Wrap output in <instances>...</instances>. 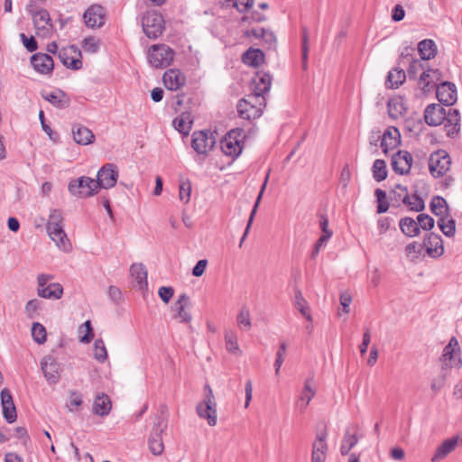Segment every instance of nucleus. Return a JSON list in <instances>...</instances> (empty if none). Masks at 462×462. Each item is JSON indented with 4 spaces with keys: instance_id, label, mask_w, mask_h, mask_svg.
Returning a JSON list of instances; mask_svg holds the SVG:
<instances>
[{
    "instance_id": "nucleus-63",
    "label": "nucleus",
    "mask_w": 462,
    "mask_h": 462,
    "mask_svg": "<svg viewBox=\"0 0 462 462\" xmlns=\"http://www.w3.org/2000/svg\"><path fill=\"white\" fill-rule=\"evenodd\" d=\"M254 4V0H233V7L240 13L248 11Z\"/></svg>"
},
{
    "instance_id": "nucleus-29",
    "label": "nucleus",
    "mask_w": 462,
    "mask_h": 462,
    "mask_svg": "<svg viewBox=\"0 0 462 462\" xmlns=\"http://www.w3.org/2000/svg\"><path fill=\"white\" fill-rule=\"evenodd\" d=\"M396 188L403 192L402 203L408 206L411 210L416 212H421L424 210V201L418 194L415 193L411 197L408 193L407 188L401 184L396 185Z\"/></svg>"
},
{
    "instance_id": "nucleus-14",
    "label": "nucleus",
    "mask_w": 462,
    "mask_h": 462,
    "mask_svg": "<svg viewBox=\"0 0 462 462\" xmlns=\"http://www.w3.org/2000/svg\"><path fill=\"white\" fill-rule=\"evenodd\" d=\"M86 25L89 28H100L106 23V12L100 5H92L83 14Z\"/></svg>"
},
{
    "instance_id": "nucleus-24",
    "label": "nucleus",
    "mask_w": 462,
    "mask_h": 462,
    "mask_svg": "<svg viewBox=\"0 0 462 462\" xmlns=\"http://www.w3.org/2000/svg\"><path fill=\"white\" fill-rule=\"evenodd\" d=\"M326 439V431L319 432L316 435V439L312 444L311 462H325L328 451Z\"/></svg>"
},
{
    "instance_id": "nucleus-48",
    "label": "nucleus",
    "mask_w": 462,
    "mask_h": 462,
    "mask_svg": "<svg viewBox=\"0 0 462 462\" xmlns=\"http://www.w3.org/2000/svg\"><path fill=\"white\" fill-rule=\"evenodd\" d=\"M373 177L376 181L384 180L387 177L386 163L383 160L377 159L373 164Z\"/></svg>"
},
{
    "instance_id": "nucleus-27",
    "label": "nucleus",
    "mask_w": 462,
    "mask_h": 462,
    "mask_svg": "<svg viewBox=\"0 0 462 462\" xmlns=\"http://www.w3.org/2000/svg\"><path fill=\"white\" fill-rule=\"evenodd\" d=\"M72 54H78V56H80V52L77 51L75 46L60 50L59 51V58L62 64L67 68L79 69L82 67V61L80 59L73 57Z\"/></svg>"
},
{
    "instance_id": "nucleus-16",
    "label": "nucleus",
    "mask_w": 462,
    "mask_h": 462,
    "mask_svg": "<svg viewBox=\"0 0 462 462\" xmlns=\"http://www.w3.org/2000/svg\"><path fill=\"white\" fill-rule=\"evenodd\" d=\"M412 165V156L407 151H399L392 157V167L395 173L406 175Z\"/></svg>"
},
{
    "instance_id": "nucleus-61",
    "label": "nucleus",
    "mask_w": 462,
    "mask_h": 462,
    "mask_svg": "<svg viewBox=\"0 0 462 462\" xmlns=\"http://www.w3.org/2000/svg\"><path fill=\"white\" fill-rule=\"evenodd\" d=\"M98 48V42L94 37H88L83 41V49L87 52L95 53Z\"/></svg>"
},
{
    "instance_id": "nucleus-6",
    "label": "nucleus",
    "mask_w": 462,
    "mask_h": 462,
    "mask_svg": "<svg viewBox=\"0 0 462 462\" xmlns=\"http://www.w3.org/2000/svg\"><path fill=\"white\" fill-rule=\"evenodd\" d=\"M68 189L73 196L89 198L97 193L99 189L97 180L82 176L79 179L71 180L69 183Z\"/></svg>"
},
{
    "instance_id": "nucleus-42",
    "label": "nucleus",
    "mask_w": 462,
    "mask_h": 462,
    "mask_svg": "<svg viewBox=\"0 0 462 462\" xmlns=\"http://www.w3.org/2000/svg\"><path fill=\"white\" fill-rule=\"evenodd\" d=\"M193 120L191 115L188 112L182 113L173 120L174 128L180 134H189L191 130Z\"/></svg>"
},
{
    "instance_id": "nucleus-58",
    "label": "nucleus",
    "mask_w": 462,
    "mask_h": 462,
    "mask_svg": "<svg viewBox=\"0 0 462 462\" xmlns=\"http://www.w3.org/2000/svg\"><path fill=\"white\" fill-rule=\"evenodd\" d=\"M261 39L263 41L264 47L268 50H275L277 46V39L275 34L267 29H264Z\"/></svg>"
},
{
    "instance_id": "nucleus-60",
    "label": "nucleus",
    "mask_w": 462,
    "mask_h": 462,
    "mask_svg": "<svg viewBox=\"0 0 462 462\" xmlns=\"http://www.w3.org/2000/svg\"><path fill=\"white\" fill-rule=\"evenodd\" d=\"M20 38L23 46L29 52H32L37 50L38 44L33 36L27 37L24 33H21Z\"/></svg>"
},
{
    "instance_id": "nucleus-39",
    "label": "nucleus",
    "mask_w": 462,
    "mask_h": 462,
    "mask_svg": "<svg viewBox=\"0 0 462 462\" xmlns=\"http://www.w3.org/2000/svg\"><path fill=\"white\" fill-rule=\"evenodd\" d=\"M402 233L408 237H415L420 235V226L417 220L410 217H402L399 221Z\"/></svg>"
},
{
    "instance_id": "nucleus-11",
    "label": "nucleus",
    "mask_w": 462,
    "mask_h": 462,
    "mask_svg": "<svg viewBox=\"0 0 462 462\" xmlns=\"http://www.w3.org/2000/svg\"><path fill=\"white\" fill-rule=\"evenodd\" d=\"M35 29V34L41 38H49L51 35L53 25L51 21L50 14L46 9L30 11Z\"/></svg>"
},
{
    "instance_id": "nucleus-34",
    "label": "nucleus",
    "mask_w": 462,
    "mask_h": 462,
    "mask_svg": "<svg viewBox=\"0 0 462 462\" xmlns=\"http://www.w3.org/2000/svg\"><path fill=\"white\" fill-rule=\"evenodd\" d=\"M242 61L251 67H259L264 61V53L260 49L251 47L243 53Z\"/></svg>"
},
{
    "instance_id": "nucleus-45",
    "label": "nucleus",
    "mask_w": 462,
    "mask_h": 462,
    "mask_svg": "<svg viewBox=\"0 0 462 462\" xmlns=\"http://www.w3.org/2000/svg\"><path fill=\"white\" fill-rule=\"evenodd\" d=\"M358 438L356 434L351 433L350 430L347 429L345 432L341 446H340V452L343 456L347 455L350 450L357 444Z\"/></svg>"
},
{
    "instance_id": "nucleus-12",
    "label": "nucleus",
    "mask_w": 462,
    "mask_h": 462,
    "mask_svg": "<svg viewBox=\"0 0 462 462\" xmlns=\"http://www.w3.org/2000/svg\"><path fill=\"white\" fill-rule=\"evenodd\" d=\"M118 176L117 167L113 163H106L99 169L97 174L98 189H107L114 187L117 181Z\"/></svg>"
},
{
    "instance_id": "nucleus-18",
    "label": "nucleus",
    "mask_w": 462,
    "mask_h": 462,
    "mask_svg": "<svg viewBox=\"0 0 462 462\" xmlns=\"http://www.w3.org/2000/svg\"><path fill=\"white\" fill-rule=\"evenodd\" d=\"M422 245L430 257L436 258L444 254L442 238L439 235L433 232L425 236Z\"/></svg>"
},
{
    "instance_id": "nucleus-31",
    "label": "nucleus",
    "mask_w": 462,
    "mask_h": 462,
    "mask_svg": "<svg viewBox=\"0 0 462 462\" xmlns=\"http://www.w3.org/2000/svg\"><path fill=\"white\" fill-rule=\"evenodd\" d=\"M400 132L396 127H389L382 136L381 147L384 153L400 143Z\"/></svg>"
},
{
    "instance_id": "nucleus-53",
    "label": "nucleus",
    "mask_w": 462,
    "mask_h": 462,
    "mask_svg": "<svg viewBox=\"0 0 462 462\" xmlns=\"http://www.w3.org/2000/svg\"><path fill=\"white\" fill-rule=\"evenodd\" d=\"M94 357L100 363L105 362L107 358L106 349L102 339H97L94 343Z\"/></svg>"
},
{
    "instance_id": "nucleus-43",
    "label": "nucleus",
    "mask_w": 462,
    "mask_h": 462,
    "mask_svg": "<svg viewBox=\"0 0 462 462\" xmlns=\"http://www.w3.org/2000/svg\"><path fill=\"white\" fill-rule=\"evenodd\" d=\"M431 212L440 217H445L448 214V206L446 199L440 196L432 198L430 203Z\"/></svg>"
},
{
    "instance_id": "nucleus-52",
    "label": "nucleus",
    "mask_w": 462,
    "mask_h": 462,
    "mask_svg": "<svg viewBox=\"0 0 462 462\" xmlns=\"http://www.w3.org/2000/svg\"><path fill=\"white\" fill-rule=\"evenodd\" d=\"M417 224L420 230L430 231L434 227L435 221L428 214L420 213L417 216Z\"/></svg>"
},
{
    "instance_id": "nucleus-1",
    "label": "nucleus",
    "mask_w": 462,
    "mask_h": 462,
    "mask_svg": "<svg viewBox=\"0 0 462 462\" xmlns=\"http://www.w3.org/2000/svg\"><path fill=\"white\" fill-rule=\"evenodd\" d=\"M266 106L265 97H259L257 95H247L239 100L236 105L237 115L241 119L246 120L249 128H233V162L242 153L244 144L250 134L254 132L251 126L253 120L259 118Z\"/></svg>"
},
{
    "instance_id": "nucleus-25",
    "label": "nucleus",
    "mask_w": 462,
    "mask_h": 462,
    "mask_svg": "<svg viewBox=\"0 0 462 462\" xmlns=\"http://www.w3.org/2000/svg\"><path fill=\"white\" fill-rule=\"evenodd\" d=\"M440 72L439 69H424L419 78V86L423 93L427 94L433 91L439 79Z\"/></svg>"
},
{
    "instance_id": "nucleus-47",
    "label": "nucleus",
    "mask_w": 462,
    "mask_h": 462,
    "mask_svg": "<svg viewBox=\"0 0 462 462\" xmlns=\"http://www.w3.org/2000/svg\"><path fill=\"white\" fill-rule=\"evenodd\" d=\"M438 226L441 232L448 237L454 236L456 233V221L453 218L440 217Z\"/></svg>"
},
{
    "instance_id": "nucleus-51",
    "label": "nucleus",
    "mask_w": 462,
    "mask_h": 462,
    "mask_svg": "<svg viewBox=\"0 0 462 462\" xmlns=\"http://www.w3.org/2000/svg\"><path fill=\"white\" fill-rule=\"evenodd\" d=\"M415 51H416V49L412 45H411V44L403 45L402 48L401 53H400L399 64L402 65V66H406L407 62H409L411 59H415L414 58Z\"/></svg>"
},
{
    "instance_id": "nucleus-15",
    "label": "nucleus",
    "mask_w": 462,
    "mask_h": 462,
    "mask_svg": "<svg viewBox=\"0 0 462 462\" xmlns=\"http://www.w3.org/2000/svg\"><path fill=\"white\" fill-rule=\"evenodd\" d=\"M436 96L439 101L450 107L457 101V87L454 83L449 81H443L437 84Z\"/></svg>"
},
{
    "instance_id": "nucleus-13",
    "label": "nucleus",
    "mask_w": 462,
    "mask_h": 462,
    "mask_svg": "<svg viewBox=\"0 0 462 462\" xmlns=\"http://www.w3.org/2000/svg\"><path fill=\"white\" fill-rule=\"evenodd\" d=\"M50 276L40 274L38 276V294L45 299H60L62 296L63 289L59 283H51L46 286Z\"/></svg>"
},
{
    "instance_id": "nucleus-19",
    "label": "nucleus",
    "mask_w": 462,
    "mask_h": 462,
    "mask_svg": "<svg viewBox=\"0 0 462 462\" xmlns=\"http://www.w3.org/2000/svg\"><path fill=\"white\" fill-rule=\"evenodd\" d=\"M457 349H459L458 342L456 337H453L443 349L440 358L442 362V370L451 368L461 364V360H457L455 357Z\"/></svg>"
},
{
    "instance_id": "nucleus-36",
    "label": "nucleus",
    "mask_w": 462,
    "mask_h": 462,
    "mask_svg": "<svg viewBox=\"0 0 462 462\" xmlns=\"http://www.w3.org/2000/svg\"><path fill=\"white\" fill-rule=\"evenodd\" d=\"M189 305V296L185 293L180 294L174 305L175 310L177 311L176 318L179 319L180 322H189L191 320L190 314L186 310Z\"/></svg>"
},
{
    "instance_id": "nucleus-37",
    "label": "nucleus",
    "mask_w": 462,
    "mask_h": 462,
    "mask_svg": "<svg viewBox=\"0 0 462 462\" xmlns=\"http://www.w3.org/2000/svg\"><path fill=\"white\" fill-rule=\"evenodd\" d=\"M417 51L423 60L433 59L437 54V46L434 41L425 39L418 43Z\"/></svg>"
},
{
    "instance_id": "nucleus-23",
    "label": "nucleus",
    "mask_w": 462,
    "mask_h": 462,
    "mask_svg": "<svg viewBox=\"0 0 462 462\" xmlns=\"http://www.w3.org/2000/svg\"><path fill=\"white\" fill-rule=\"evenodd\" d=\"M448 136L454 137L460 131V114L457 109L447 107L445 122L442 123Z\"/></svg>"
},
{
    "instance_id": "nucleus-9",
    "label": "nucleus",
    "mask_w": 462,
    "mask_h": 462,
    "mask_svg": "<svg viewBox=\"0 0 462 462\" xmlns=\"http://www.w3.org/2000/svg\"><path fill=\"white\" fill-rule=\"evenodd\" d=\"M142 25L143 32L148 38L156 39L163 32L164 20L161 14L152 11L143 17Z\"/></svg>"
},
{
    "instance_id": "nucleus-49",
    "label": "nucleus",
    "mask_w": 462,
    "mask_h": 462,
    "mask_svg": "<svg viewBox=\"0 0 462 462\" xmlns=\"http://www.w3.org/2000/svg\"><path fill=\"white\" fill-rule=\"evenodd\" d=\"M179 198L184 204L189 203L191 194V183L188 179L180 180L179 184Z\"/></svg>"
},
{
    "instance_id": "nucleus-28",
    "label": "nucleus",
    "mask_w": 462,
    "mask_h": 462,
    "mask_svg": "<svg viewBox=\"0 0 462 462\" xmlns=\"http://www.w3.org/2000/svg\"><path fill=\"white\" fill-rule=\"evenodd\" d=\"M272 85V77L269 73L257 74L254 79L252 90L250 95H257L259 97H264V94L268 93Z\"/></svg>"
},
{
    "instance_id": "nucleus-62",
    "label": "nucleus",
    "mask_w": 462,
    "mask_h": 462,
    "mask_svg": "<svg viewBox=\"0 0 462 462\" xmlns=\"http://www.w3.org/2000/svg\"><path fill=\"white\" fill-rule=\"evenodd\" d=\"M82 402H83V400H82V395L80 393H79L77 391H73L70 393L69 404H68L69 410L70 411H74L73 407H79L82 404Z\"/></svg>"
},
{
    "instance_id": "nucleus-57",
    "label": "nucleus",
    "mask_w": 462,
    "mask_h": 462,
    "mask_svg": "<svg viewBox=\"0 0 462 462\" xmlns=\"http://www.w3.org/2000/svg\"><path fill=\"white\" fill-rule=\"evenodd\" d=\"M267 180H268V176L266 177V179H265V180H264V182H263V186H262L261 191H260V193H259V195H258V197H257V199H256V201H255V203H254V208H253V209H252V211H251V214H250V217H249V219H248V223H247V226H246L245 231V233H244V236H243V237H242V239H241V242H243V240L245 239V236L247 235L248 230H249V228H250V226H251V225H252V222H253L254 217V215H255V213H256V210H257V208H258V205H259L260 199H261L262 195H263V190H264V189H265V187H266Z\"/></svg>"
},
{
    "instance_id": "nucleus-55",
    "label": "nucleus",
    "mask_w": 462,
    "mask_h": 462,
    "mask_svg": "<svg viewBox=\"0 0 462 462\" xmlns=\"http://www.w3.org/2000/svg\"><path fill=\"white\" fill-rule=\"evenodd\" d=\"M32 338L39 344H42L46 341V330L45 328L38 323L35 322L32 324Z\"/></svg>"
},
{
    "instance_id": "nucleus-54",
    "label": "nucleus",
    "mask_w": 462,
    "mask_h": 462,
    "mask_svg": "<svg viewBox=\"0 0 462 462\" xmlns=\"http://www.w3.org/2000/svg\"><path fill=\"white\" fill-rule=\"evenodd\" d=\"M406 65H408L407 75L410 79H417L419 71L421 69L424 70L422 63L418 59H411Z\"/></svg>"
},
{
    "instance_id": "nucleus-30",
    "label": "nucleus",
    "mask_w": 462,
    "mask_h": 462,
    "mask_svg": "<svg viewBox=\"0 0 462 462\" xmlns=\"http://www.w3.org/2000/svg\"><path fill=\"white\" fill-rule=\"evenodd\" d=\"M42 96L46 101L50 102L53 106L59 109H63L69 106V97L60 89L46 92Z\"/></svg>"
},
{
    "instance_id": "nucleus-56",
    "label": "nucleus",
    "mask_w": 462,
    "mask_h": 462,
    "mask_svg": "<svg viewBox=\"0 0 462 462\" xmlns=\"http://www.w3.org/2000/svg\"><path fill=\"white\" fill-rule=\"evenodd\" d=\"M241 329L248 330L251 328L250 312L247 308H243L236 318Z\"/></svg>"
},
{
    "instance_id": "nucleus-40",
    "label": "nucleus",
    "mask_w": 462,
    "mask_h": 462,
    "mask_svg": "<svg viewBox=\"0 0 462 462\" xmlns=\"http://www.w3.org/2000/svg\"><path fill=\"white\" fill-rule=\"evenodd\" d=\"M406 79V73L404 69L394 68L388 72L385 85L388 88H398L402 86Z\"/></svg>"
},
{
    "instance_id": "nucleus-10",
    "label": "nucleus",
    "mask_w": 462,
    "mask_h": 462,
    "mask_svg": "<svg viewBox=\"0 0 462 462\" xmlns=\"http://www.w3.org/2000/svg\"><path fill=\"white\" fill-rule=\"evenodd\" d=\"M167 428V421L162 416H156L153 421L152 433L149 437V448L153 455H161L163 452L164 446L162 433Z\"/></svg>"
},
{
    "instance_id": "nucleus-5",
    "label": "nucleus",
    "mask_w": 462,
    "mask_h": 462,
    "mask_svg": "<svg viewBox=\"0 0 462 462\" xmlns=\"http://www.w3.org/2000/svg\"><path fill=\"white\" fill-rule=\"evenodd\" d=\"M219 129L216 127L214 132L196 131L192 134L191 147L199 154H207L216 144Z\"/></svg>"
},
{
    "instance_id": "nucleus-35",
    "label": "nucleus",
    "mask_w": 462,
    "mask_h": 462,
    "mask_svg": "<svg viewBox=\"0 0 462 462\" xmlns=\"http://www.w3.org/2000/svg\"><path fill=\"white\" fill-rule=\"evenodd\" d=\"M312 384V378H308L305 381L303 389L298 401V406L300 407L301 412H303L306 410L310 402L313 399V397L316 394V391L313 388Z\"/></svg>"
},
{
    "instance_id": "nucleus-50",
    "label": "nucleus",
    "mask_w": 462,
    "mask_h": 462,
    "mask_svg": "<svg viewBox=\"0 0 462 462\" xmlns=\"http://www.w3.org/2000/svg\"><path fill=\"white\" fill-rule=\"evenodd\" d=\"M423 251L422 244L416 241L408 244L405 246V254L411 261H416L421 255Z\"/></svg>"
},
{
    "instance_id": "nucleus-26",
    "label": "nucleus",
    "mask_w": 462,
    "mask_h": 462,
    "mask_svg": "<svg viewBox=\"0 0 462 462\" xmlns=\"http://www.w3.org/2000/svg\"><path fill=\"white\" fill-rule=\"evenodd\" d=\"M31 63L33 69L42 74L51 73L54 67L52 58L49 54L41 52L31 57Z\"/></svg>"
},
{
    "instance_id": "nucleus-3",
    "label": "nucleus",
    "mask_w": 462,
    "mask_h": 462,
    "mask_svg": "<svg viewBox=\"0 0 462 462\" xmlns=\"http://www.w3.org/2000/svg\"><path fill=\"white\" fill-rule=\"evenodd\" d=\"M215 397L209 384H205L203 389V400L198 403L196 411L198 415L207 420L209 426L217 424V410Z\"/></svg>"
},
{
    "instance_id": "nucleus-44",
    "label": "nucleus",
    "mask_w": 462,
    "mask_h": 462,
    "mask_svg": "<svg viewBox=\"0 0 462 462\" xmlns=\"http://www.w3.org/2000/svg\"><path fill=\"white\" fill-rule=\"evenodd\" d=\"M388 115L393 119H397L404 115L406 107L401 98H392L387 103Z\"/></svg>"
},
{
    "instance_id": "nucleus-7",
    "label": "nucleus",
    "mask_w": 462,
    "mask_h": 462,
    "mask_svg": "<svg viewBox=\"0 0 462 462\" xmlns=\"http://www.w3.org/2000/svg\"><path fill=\"white\" fill-rule=\"evenodd\" d=\"M237 21L239 27H241V32L243 36L246 39H261L264 28L260 27H253L251 29L243 28L246 23L251 24V23H263L266 21V16L257 11L252 12L250 14H245L240 18L236 19Z\"/></svg>"
},
{
    "instance_id": "nucleus-46",
    "label": "nucleus",
    "mask_w": 462,
    "mask_h": 462,
    "mask_svg": "<svg viewBox=\"0 0 462 462\" xmlns=\"http://www.w3.org/2000/svg\"><path fill=\"white\" fill-rule=\"evenodd\" d=\"M294 305L297 310L300 312V314L310 322L312 321V317L310 313L308 311L307 301L303 298L302 293L300 290L295 291L294 297Z\"/></svg>"
},
{
    "instance_id": "nucleus-22",
    "label": "nucleus",
    "mask_w": 462,
    "mask_h": 462,
    "mask_svg": "<svg viewBox=\"0 0 462 462\" xmlns=\"http://www.w3.org/2000/svg\"><path fill=\"white\" fill-rule=\"evenodd\" d=\"M41 367L44 377L49 383H56L60 378V365L56 359L51 356H46L41 361Z\"/></svg>"
},
{
    "instance_id": "nucleus-33",
    "label": "nucleus",
    "mask_w": 462,
    "mask_h": 462,
    "mask_svg": "<svg viewBox=\"0 0 462 462\" xmlns=\"http://www.w3.org/2000/svg\"><path fill=\"white\" fill-rule=\"evenodd\" d=\"M72 135L74 141L81 145H88L93 143L95 139L92 131L81 125H76L72 127Z\"/></svg>"
},
{
    "instance_id": "nucleus-21",
    "label": "nucleus",
    "mask_w": 462,
    "mask_h": 462,
    "mask_svg": "<svg viewBox=\"0 0 462 462\" xmlns=\"http://www.w3.org/2000/svg\"><path fill=\"white\" fill-rule=\"evenodd\" d=\"M0 397L4 418L8 423L14 422L17 418V413L10 391L7 388H4L1 391Z\"/></svg>"
},
{
    "instance_id": "nucleus-32",
    "label": "nucleus",
    "mask_w": 462,
    "mask_h": 462,
    "mask_svg": "<svg viewBox=\"0 0 462 462\" xmlns=\"http://www.w3.org/2000/svg\"><path fill=\"white\" fill-rule=\"evenodd\" d=\"M131 276L136 282V287L141 291L147 290V270L143 263H133L130 267Z\"/></svg>"
},
{
    "instance_id": "nucleus-17",
    "label": "nucleus",
    "mask_w": 462,
    "mask_h": 462,
    "mask_svg": "<svg viewBox=\"0 0 462 462\" xmlns=\"http://www.w3.org/2000/svg\"><path fill=\"white\" fill-rule=\"evenodd\" d=\"M447 107L440 104L428 105L424 110V120L428 125L438 126L445 122Z\"/></svg>"
},
{
    "instance_id": "nucleus-64",
    "label": "nucleus",
    "mask_w": 462,
    "mask_h": 462,
    "mask_svg": "<svg viewBox=\"0 0 462 462\" xmlns=\"http://www.w3.org/2000/svg\"><path fill=\"white\" fill-rule=\"evenodd\" d=\"M339 300H340V304L342 306V312L346 313V314L349 313V311H350L349 305L352 301V297H351L350 293L347 291L341 293Z\"/></svg>"
},
{
    "instance_id": "nucleus-59",
    "label": "nucleus",
    "mask_w": 462,
    "mask_h": 462,
    "mask_svg": "<svg viewBox=\"0 0 462 462\" xmlns=\"http://www.w3.org/2000/svg\"><path fill=\"white\" fill-rule=\"evenodd\" d=\"M220 149L226 156H231V130L226 132L221 137Z\"/></svg>"
},
{
    "instance_id": "nucleus-8",
    "label": "nucleus",
    "mask_w": 462,
    "mask_h": 462,
    "mask_svg": "<svg viewBox=\"0 0 462 462\" xmlns=\"http://www.w3.org/2000/svg\"><path fill=\"white\" fill-rule=\"evenodd\" d=\"M451 165V159L445 150H438L429 158V170L434 178L442 177L447 173Z\"/></svg>"
},
{
    "instance_id": "nucleus-38",
    "label": "nucleus",
    "mask_w": 462,
    "mask_h": 462,
    "mask_svg": "<svg viewBox=\"0 0 462 462\" xmlns=\"http://www.w3.org/2000/svg\"><path fill=\"white\" fill-rule=\"evenodd\" d=\"M112 408L110 398L105 394H98L93 403V412L99 416L107 415Z\"/></svg>"
},
{
    "instance_id": "nucleus-2",
    "label": "nucleus",
    "mask_w": 462,
    "mask_h": 462,
    "mask_svg": "<svg viewBox=\"0 0 462 462\" xmlns=\"http://www.w3.org/2000/svg\"><path fill=\"white\" fill-rule=\"evenodd\" d=\"M63 216L60 210L52 209L46 224L47 233L50 238L63 252H69L71 244L63 229Z\"/></svg>"
},
{
    "instance_id": "nucleus-4",
    "label": "nucleus",
    "mask_w": 462,
    "mask_h": 462,
    "mask_svg": "<svg viewBox=\"0 0 462 462\" xmlns=\"http://www.w3.org/2000/svg\"><path fill=\"white\" fill-rule=\"evenodd\" d=\"M148 61L156 69L170 66L174 59V51L166 44H154L148 50Z\"/></svg>"
},
{
    "instance_id": "nucleus-20",
    "label": "nucleus",
    "mask_w": 462,
    "mask_h": 462,
    "mask_svg": "<svg viewBox=\"0 0 462 462\" xmlns=\"http://www.w3.org/2000/svg\"><path fill=\"white\" fill-rule=\"evenodd\" d=\"M164 86L170 90H178L185 86L186 76L178 69H170L162 76Z\"/></svg>"
},
{
    "instance_id": "nucleus-41",
    "label": "nucleus",
    "mask_w": 462,
    "mask_h": 462,
    "mask_svg": "<svg viewBox=\"0 0 462 462\" xmlns=\"http://www.w3.org/2000/svg\"><path fill=\"white\" fill-rule=\"evenodd\" d=\"M457 444V438H451L446 439L440 446L438 447L434 456L431 458L432 462H436L447 457L452 452Z\"/></svg>"
}]
</instances>
